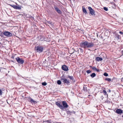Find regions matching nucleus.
Masks as SVG:
<instances>
[{
	"mask_svg": "<svg viewBox=\"0 0 123 123\" xmlns=\"http://www.w3.org/2000/svg\"><path fill=\"white\" fill-rule=\"evenodd\" d=\"M79 49L80 50V52H81L83 53V50L81 48H80Z\"/></svg>",
	"mask_w": 123,
	"mask_h": 123,
	"instance_id": "obj_30",
	"label": "nucleus"
},
{
	"mask_svg": "<svg viewBox=\"0 0 123 123\" xmlns=\"http://www.w3.org/2000/svg\"><path fill=\"white\" fill-rule=\"evenodd\" d=\"M72 113V112L70 111H67V113L68 114H70V115H71Z\"/></svg>",
	"mask_w": 123,
	"mask_h": 123,
	"instance_id": "obj_24",
	"label": "nucleus"
},
{
	"mask_svg": "<svg viewBox=\"0 0 123 123\" xmlns=\"http://www.w3.org/2000/svg\"><path fill=\"white\" fill-rule=\"evenodd\" d=\"M46 122H47V123H51V122L49 120H47L46 121Z\"/></svg>",
	"mask_w": 123,
	"mask_h": 123,
	"instance_id": "obj_32",
	"label": "nucleus"
},
{
	"mask_svg": "<svg viewBox=\"0 0 123 123\" xmlns=\"http://www.w3.org/2000/svg\"><path fill=\"white\" fill-rule=\"evenodd\" d=\"M116 112L118 114H120L123 113V111L121 109H118L116 110Z\"/></svg>",
	"mask_w": 123,
	"mask_h": 123,
	"instance_id": "obj_11",
	"label": "nucleus"
},
{
	"mask_svg": "<svg viewBox=\"0 0 123 123\" xmlns=\"http://www.w3.org/2000/svg\"><path fill=\"white\" fill-rule=\"evenodd\" d=\"M53 123H62L61 122H54Z\"/></svg>",
	"mask_w": 123,
	"mask_h": 123,
	"instance_id": "obj_34",
	"label": "nucleus"
},
{
	"mask_svg": "<svg viewBox=\"0 0 123 123\" xmlns=\"http://www.w3.org/2000/svg\"><path fill=\"white\" fill-rule=\"evenodd\" d=\"M47 23L51 25V26H52L54 25L53 23L52 22L50 21H47Z\"/></svg>",
	"mask_w": 123,
	"mask_h": 123,
	"instance_id": "obj_16",
	"label": "nucleus"
},
{
	"mask_svg": "<svg viewBox=\"0 0 123 123\" xmlns=\"http://www.w3.org/2000/svg\"><path fill=\"white\" fill-rule=\"evenodd\" d=\"M122 55H123V50L122 51Z\"/></svg>",
	"mask_w": 123,
	"mask_h": 123,
	"instance_id": "obj_41",
	"label": "nucleus"
},
{
	"mask_svg": "<svg viewBox=\"0 0 123 123\" xmlns=\"http://www.w3.org/2000/svg\"><path fill=\"white\" fill-rule=\"evenodd\" d=\"M34 48L35 51L39 53H40L43 51L44 48L43 46L38 45L35 46Z\"/></svg>",
	"mask_w": 123,
	"mask_h": 123,
	"instance_id": "obj_3",
	"label": "nucleus"
},
{
	"mask_svg": "<svg viewBox=\"0 0 123 123\" xmlns=\"http://www.w3.org/2000/svg\"><path fill=\"white\" fill-rule=\"evenodd\" d=\"M103 8L104 10L106 11H108V9L107 7H104Z\"/></svg>",
	"mask_w": 123,
	"mask_h": 123,
	"instance_id": "obj_25",
	"label": "nucleus"
},
{
	"mask_svg": "<svg viewBox=\"0 0 123 123\" xmlns=\"http://www.w3.org/2000/svg\"><path fill=\"white\" fill-rule=\"evenodd\" d=\"M82 10H83V12L85 13L86 14L87 13V12L86 11L85 8L83 7H82Z\"/></svg>",
	"mask_w": 123,
	"mask_h": 123,
	"instance_id": "obj_14",
	"label": "nucleus"
},
{
	"mask_svg": "<svg viewBox=\"0 0 123 123\" xmlns=\"http://www.w3.org/2000/svg\"><path fill=\"white\" fill-rule=\"evenodd\" d=\"M14 57L13 56H11V58L13 59H14Z\"/></svg>",
	"mask_w": 123,
	"mask_h": 123,
	"instance_id": "obj_36",
	"label": "nucleus"
},
{
	"mask_svg": "<svg viewBox=\"0 0 123 123\" xmlns=\"http://www.w3.org/2000/svg\"><path fill=\"white\" fill-rule=\"evenodd\" d=\"M42 85L43 86H45L47 85V83L45 82H44L42 83Z\"/></svg>",
	"mask_w": 123,
	"mask_h": 123,
	"instance_id": "obj_22",
	"label": "nucleus"
},
{
	"mask_svg": "<svg viewBox=\"0 0 123 123\" xmlns=\"http://www.w3.org/2000/svg\"><path fill=\"white\" fill-rule=\"evenodd\" d=\"M2 33L5 36L9 37H11L12 36V34L11 33L7 31H4L3 32L1 33V34Z\"/></svg>",
	"mask_w": 123,
	"mask_h": 123,
	"instance_id": "obj_5",
	"label": "nucleus"
},
{
	"mask_svg": "<svg viewBox=\"0 0 123 123\" xmlns=\"http://www.w3.org/2000/svg\"><path fill=\"white\" fill-rule=\"evenodd\" d=\"M88 8L90 14H91L92 16H95V12L93 9L90 6L88 7Z\"/></svg>",
	"mask_w": 123,
	"mask_h": 123,
	"instance_id": "obj_7",
	"label": "nucleus"
},
{
	"mask_svg": "<svg viewBox=\"0 0 123 123\" xmlns=\"http://www.w3.org/2000/svg\"><path fill=\"white\" fill-rule=\"evenodd\" d=\"M88 50H90L89 49H88Z\"/></svg>",
	"mask_w": 123,
	"mask_h": 123,
	"instance_id": "obj_46",
	"label": "nucleus"
},
{
	"mask_svg": "<svg viewBox=\"0 0 123 123\" xmlns=\"http://www.w3.org/2000/svg\"><path fill=\"white\" fill-rule=\"evenodd\" d=\"M105 80H107L109 82H110L111 81V79L109 78H106L105 79Z\"/></svg>",
	"mask_w": 123,
	"mask_h": 123,
	"instance_id": "obj_19",
	"label": "nucleus"
},
{
	"mask_svg": "<svg viewBox=\"0 0 123 123\" xmlns=\"http://www.w3.org/2000/svg\"><path fill=\"white\" fill-rule=\"evenodd\" d=\"M74 51L73 52L71 53V54H72L73 53H74Z\"/></svg>",
	"mask_w": 123,
	"mask_h": 123,
	"instance_id": "obj_38",
	"label": "nucleus"
},
{
	"mask_svg": "<svg viewBox=\"0 0 123 123\" xmlns=\"http://www.w3.org/2000/svg\"><path fill=\"white\" fill-rule=\"evenodd\" d=\"M68 77L71 80H73L74 79L73 77L72 76H70V75H68Z\"/></svg>",
	"mask_w": 123,
	"mask_h": 123,
	"instance_id": "obj_17",
	"label": "nucleus"
},
{
	"mask_svg": "<svg viewBox=\"0 0 123 123\" xmlns=\"http://www.w3.org/2000/svg\"><path fill=\"white\" fill-rule=\"evenodd\" d=\"M110 4L112 5H114V6L115 7L116 5L114 2L111 3H110Z\"/></svg>",
	"mask_w": 123,
	"mask_h": 123,
	"instance_id": "obj_29",
	"label": "nucleus"
},
{
	"mask_svg": "<svg viewBox=\"0 0 123 123\" xmlns=\"http://www.w3.org/2000/svg\"><path fill=\"white\" fill-rule=\"evenodd\" d=\"M61 103H60L59 101H57L55 102L56 105L61 109H63L65 108H67L69 106L65 101L62 102V105Z\"/></svg>",
	"mask_w": 123,
	"mask_h": 123,
	"instance_id": "obj_2",
	"label": "nucleus"
},
{
	"mask_svg": "<svg viewBox=\"0 0 123 123\" xmlns=\"http://www.w3.org/2000/svg\"><path fill=\"white\" fill-rule=\"evenodd\" d=\"M15 4L17 6L15 5H14L11 4H9V5L13 8L15 9L20 10L21 9V6H19L18 5L17 3H16Z\"/></svg>",
	"mask_w": 123,
	"mask_h": 123,
	"instance_id": "obj_4",
	"label": "nucleus"
},
{
	"mask_svg": "<svg viewBox=\"0 0 123 123\" xmlns=\"http://www.w3.org/2000/svg\"><path fill=\"white\" fill-rule=\"evenodd\" d=\"M101 98L103 99V97L102 96H101Z\"/></svg>",
	"mask_w": 123,
	"mask_h": 123,
	"instance_id": "obj_37",
	"label": "nucleus"
},
{
	"mask_svg": "<svg viewBox=\"0 0 123 123\" xmlns=\"http://www.w3.org/2000/svg\"><path fill=\"white\" fill-rule=\"evenodd\" d=\"M72 113H74V114L75 113V111H73Z\"/></svg>",
	"mask_w": 123,
	"mask_h": 123,
	"instance_id": "obj_39",
	"label": "nucleus"
},
{
	"mask_svg": "<svg viewBox=\"0 0 123 123\" xmlns=\"http://www.w3.org/2000/svg\"><path fill=\"white\" fill-rule=\"evenodd\" d=\"M122 117H123V115L122 116Z\"/></svg>",
	"mask_w": 123,
	"mask_h": 123,
	"instance_id": "obj_42",
	"label": "nucleus"
},
{
	"mask_svg": "<svg viewBox=\"0 0 123 123\" xmlns=\"http://www.w3.org/2000/svg\"><path fill=\"white\" fill-rule=\"evenodd\" d=\"M96 76V74L95 73H93L90 75L91 77H92V78Z\"/></svg>",
	"mask_w": 123,
	"mask_h": 123,
	"instance_id": "obj_15",
	"label": "nucleus"
},
{
	"mask_svg": "<svg viewBox=\"0 0 123 123\" xmlns=\"http://www.w3.org/2000/svg\"><path fill=\"white\" fill-rule=\"evenodd\" d=\"M66 79L65 78H61V81L62 82H63V83H64Z\"/></svg>",
	"mask_w": 123,
	"mask_h": 123,
	"instance_id": "obj_18",
	"label": "nucleus"
},
{
	"mask_svg": "<svg viewBox=\"0 0 123 123\" xmlns=\"http://www.w3.org/2000/svg\"><path fill=\"white\" fill-rule=\"evenodd\" d=\"M83 90L85 91H87V88L86 87H84L83 88Z\"/></svg>",
	"mask_w": 123,
	"mask_h": 123,
	"instance_id": "obj_23",
	"label": "nucleus"
},
{
	"mask_svg": "<svg viewBox=\"0 0 123 123\" xmlns=\"http://www.w3.org/2000/svg\"><path fill=\"white\" fill-rule=\"evenodd\" d=\"M70 82L69 80H68L67 79H66L65 82L64 83V84H66L67 85H69Z\"/></svg>",
	"mask_w": 123,
	"mask_h": 123,
	"instance_id": "obj_13",
	"label": "nucleus"
},
{
	"mask_svg": "<svg viewBox=\"0 0 123 123\" xmlns=\"http://www.w3.org/2000/svg\"><path fill=\"white\" fill-rule=\"evenodd\" d=\"M103 92L104 93L105 95H107V96H108V94H107V92L105 90H103Z\"/></svg>",
	"mask_w": 123,
	"mask_h": 123,
	"instance_id": "obj_20",
	"label": "nucleus"
},
{
	"mask_svg": "<svg viewBox=\"0 0 123 123\" xmlns=\"http://www.w3.org/2000/svg\"><path fill=\"white\" fill-rule=\"evenodd\" d=\"M96 71L97 72H99V70L98 69H97H97L96 70Z\"/></svg>",
	"mask_w": 123,
	"mask_h": 123,
	"instance_id": "obj_35",
	"label": "nucleus"
},
{
	"mask_svg": "<svg viewBox=\"0 0 123 123\" xmlns=\"http://www.w3.org/2000/svg\"><path fill=\"white\" fill-rule=\"evenodd\" d=\"M94 44L93 43H88L87 41H83L80 44V46L82 48L86 49L93 47Z\"/></svg>",
	"mask_w": 123,
	"mask_h": 123,
	"instance_id": "obj_1",
	"label": "nucleus"
},
{
	"mask_svg": "<svg viewBox=\"0 0 123 123\" xmlns=\"http://www.w3.org/2000/svg\"><path fill=\"white\" fill-rule=\"evenodd\" d=\"M3 92L0 89V96L2 95Z\"/></svg>",
	"mask_w": 123,
	"mask_h": 123,
	"instance_id": "obj_31",
	"label": "nucleus"
},
{
	"mask_svg": "<svg viewBox=\"0 0 123 123\" xmlns=\"http://www.w3.org/2000/svg\"><path fill=\"white\" fill-rule=\"evenodd\" d=\"M41 41H43V40H41Z\"/></svg>",
	"mask_w": 123,
	"mask_h": 123,
	"instance_id": "obj_44",
	"label": "nucleus"
},
{
	"mask_svg": "<svg viewBox=\"0 0 123 123\" xmlns=\"http://www.w3.org/2000/svg\"><path fill=\"white\" fill-rule=\"evenodd\" d=\"M54 7L55 11L58 13L61 14H62V12L59 8L55 5Z\"/></svg>",
	"mask_w": 123,
	"mask_h": 123,
	"instance_id": "obj_8",
	"label": "nucleus"
},
{
	"mask_svg": "<svg viewBox=\"0 0 123 123\" xmlns=\"http://www.w3.org/2000/svg\"><path fill=\"white\" fill-rule=\"evenodd\" d=\"M86 72L87 74H89L91 72V71L90 70H88L86 71Z\"/></svg>",
	"mask_w": 123,
	"mask_h": 123,
	"instance_id": "obj_26",
	"label": "nucleus"
},
{
	"mask_svg": "<svg viewBox=\"0 0 123 123\" xmlns=\"http://www.w3.org/2000/svg\"><path fill=\"white\" fill-rule=\"evenodd\" d=\"M15 59L18 63L20 64H23L24 62V61L22 59L17 57L15 58Z\"/></svg>",
	"mask_w": 123,
	"mask_h": 123,
	"instance_id": "obj_6",
	"label": "nucleus"
},
{
	"mask_svg": "<svg viewBox=\"0 0 123 123\" xmlns=\"http://www.w3.org/2000/svg\"><path fill=\"white\" fill-rule=\"evenodd\" d=\"M57 84L58 85H60L61 83V80H57Z\"/></svg>",
	"mask_w": 123,
	"mask_h": 123,
	"instance_id": "obj_21",
	"label": "nucleus"
},
{
	"mask_svg": "<svg viewBox=\"0 0 123 123\" xmlns=\"http://www.w3.org/2000/svg\"><path fill=\"white\" fill-rule=\"evenodd\" d=\"M95 60L96 61H101L102 60V59L101 57H96L95 58Z\"/></svg>",
	"mask_w": 123,
	"mask_h": 123,
	"instance_id": "obj_12",
	"label": "nucleus"
},
{
	"mask_svg": "<svg viewBox=\"0 0 123 123\" xmlns=\"http://www.w3.org/2000/svg\"><path fill=\"white\" fill-rule=\"evenodd\" d=\"M90 68H92V67H92V66H90Z\"/></svg>",
	"mask_w": 123,
	"mask_h": 123,
	"instance_id": "obj_40",
	"label": "nucleus"
},
{
	"mask_svg": "<svg viewBox=\"0 0 123 123\" xmlns=\"http://www.w3.org/2000/svg\"><path fill=\"white\" fill-rule=\"evenodd\" d=\"M28 101L32 103H34V104H36L37 102L34 101L33 99L31 98L30 97H28Z\"/></svg>",
	"mask_w": 123,
	"mask_h": 123,
	"instance_id": "obj_9",
	"label": "nucleus"
},
{
	"mask_svg": "<svg viewBox=\"0 0 123 123\" xmlns=\"http://www.w3.org/2000/svg\"><path fill=\"white\" fill-rule=\"evenodd\" d=\"M109 92H110V91H111L110 90H109Z\"/></svg>",
	"mask_w": 123,
	"mask_h": 123,
	"instance_id": "obj_43",
	"label": "nucleus"
},
{
	"mask_svg": "<svg viewBox=\"0 0 123 123\" xmlns=\"http://www.w3.org/2000/svg\"><path fill=\"white\" fill-rule=\"evenodd\" d=\"M119 33L121 35H123V32H122L121 31H120L119 32Z\"/></svg>",
	"mask_w": 123,
	"mask_h": 123,
	"instance_id": "obj_33",
	"label": "nucleus"
},
{
	"mask_svg": "<svg viewBox=\"0 0 123 123\" xmlns=\"http://www.w3.org/2000/svg\"><path fill=\"white\" fill-rule=\"evenodd\" d=\"M62 70L65 71H67L69 70L68 67L65 65H62Z\"/></svg>",
	"mask_w": 123,
	"mask_h": 123,
	"instance_id": "obj_10",
	"label": "nucleus"
},
{
	"mask_svg": "<svg viewBox=\"0 0 123 123\" xmlns=\"http://www.w3.org/2000/svg\"><path fill=\"white\" fill-rule=\"evenodd\" d=\"M11 61L12 62H13V61Z\"/></svg>",
	"mask_w": 123,
	"mask_h": 123,
	"instance_id": "obj_45",
	"label": "nucleus"
},
{
	"mask_svg": "<svg viewBox=\"0 0 123 123\" xmlns=\"http://www.w3.org/2000/svg\"><path fill=\"white\" fill-rule=\"evenodd\" d=\"M104 75L105 76H108V74L107 73H104Z\"/></svg>",
	"mask_w": 123,
	"mask_h": 123,
	"instance_id": "obj_28",
	"label": "nucleus"
},
{
	"mask_svg": "<svg viewBox=\"0 0 123 123\" xmlns=\"http://www.w3.org/2000/svg\"><path fill=\"white\" fill-rule=\"evenodd\" d=\"M92 69L93 70L96 71V70L97 69V68L95 67H94L92 68Z\"/></svg>",
	"mask_w": 123,
	"mask_h": 123,
	"instance_id": "obj_27",
	"label": "nucleus"
}]
</instances>
